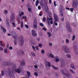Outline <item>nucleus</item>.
Returning a JSON list of instances; mask_svg holds the SVG:
<instances>
[{
	"label": "nucleus",
	"mask_w": 78,
	"mask_h": 78,
	"mask_svg": "<svg viewBox=\"0 0 78 78\" xmlns=\"http://www.w3.org/2000/svg\"><path fill=\"white\" fill-rule=\"evenodd\" d=\"M60 72H62V73H63L64 75L66 76V77H68L69 78H73L72 76L70 73H68L67 75H66V73H64V70L63 69L61 70Z\"/></svg>",
	"instance_id": "f257e3e1"
},
{
	"label": "nucleus",
	"mask_w": 78,
	"mask_h": 78,
	"mask_svg": "<svg viewBox=\"0 0 78 78\" xmlns=\"http://www.w3.org/2000/svg\"><path fill=\"white\" fill-rule=\"evenodd\" d=\"M62 50H65L64 51L65 53H70V51L69 49L67 48V46H63L62 47Z\"/></svg>",
	"instance_id": "f03ea898"
},
{
	"label": "nucleus",
	"mask_w": 78,
	"mask_h": 78,
	"mask_svg": "<svg viewBox=\"0 0 78 78\" xmlns=\"http://www.w3.org/2000/svg\"><path fill=\"white\" fill-rule=\"evenodd\" d=\"M62 9H64V7L62 6H60L59 8L60 10V15L62 17L64 16V12L62 11Z\"/></svg>",
	"instance_id": "7ed1b4c3"
},
{
	"label": "nucleus",
	"mask_w": 78,
	"mask_h": 78,
	"mask_svg": "<svg viewBox=\"0 0 78 78\" xmlns=\"http://www.w3.org/2000/svg\"><path fill=\"white\" fill-rule=\"evenodd\" d=\"M20 44L21 46H22V44H23V43H24L23 37V36L21 35L20 37Z\"/></svg>",
	"instance_id": "20e7f679"
},
{
	"label": "nucleus",
	"mask_w": 78,
	"mask_h": 78,
	"mask_svg": "<svg viewBox=\"0 0 78 78\" xmlns=\"http://www.w3.org/2000/svg\"><path fill=\"white\" fill-rule=\"evenodd\" d=\"M66 27V28L67 29L68 31H69V32H72V29L70 27V24H69V23H67Z\"/></svg>",
	"instance_id": "39448f33"
},
{
	"label": "nucleus",
	"mask_w": 78,
	"mask_h": 78,
	"mask_svg": "<svg viewBox=\"0 0 78 78\" xmlns=\"http://www.w3.org/2000/svg\"><path fill=\"white\" fill-rule=\"evenodd\" d=\"M73 6L75 9L77 8V2L76 1H73Z\"/></svg>",
	"instance_id": "423d86ee"
},
{
	"label": "nucleus",
	"mask_w": 78,
	"mask_h": 78,
	"mask_svg": "<svg viewBox=\"0 0 78 78\" xmlns=\"http://www.w3.org/2000/svg\"><path fill=\"white\" fill-rule=\"evenodd\" d=\"M32 34L34 37H36L37 36V34L36 33V31H34V30H32L31 31Z\"/></svg>",
	"instance_id": "0eeeda50"
},
{
	"label": "nucleus",
	"mask_w": 78,
	"mask_h": 78,
	"mask_svg": "<svg viewBox=\"0 0 78 78\" xmlns=\"http://www.w3.org/2000/svg\"><path fill=\"white\" fill-rule=\"evenodd\" d=\"M50 20H53V18H49V17L47 18V22L48 25H50Z\"/></svg>",
	"instance_id": "6e6552de"
},
{
	"label": "nucleus",
	"mask_w": 78,
	"mask_h": 78,
	"mask_svg": "<svg viewBox=\"0 0 78 78\" xmlns=\"http://www.w3.org/2000/svg\"><path fill=\"white\" fill-rule=\"evenodd\" d=\"M54 20H55V22H57L58 20V16L57 15V14H54Z\"/></svg>",
	"instance_id": "1a4fd4ad"
},
{
	"label": "nucleus",
	"mask_w": 78,
	"mask_h": 78,
	"mask_svg": "<svg viewBox=\"0 0 78 78\" xmlns=\"http://www.w3.org/2000/svg\"><path fill=\"white\" fill-rule=\"evenodd\" d=\"M21 54H22L23 55H25V53L23 52V51L22 50L21 51H18L17 52V55H20Z\"/></svg>",
	"instance_id": "9d476101"
},
{
	"label": "nucleus",
	"mask_w": 78,
	"mask_h": 78,
	"mask_svg": "<svg viewBox=\"0 0 78 78\" xmlns=\"http://www.w3.org/2000/svg\"><path fill=\"white\" fill-rule=\"evenodd\" d=\"M10 17L11 20L14 22V14L12 13Z\"/></svg>",
	"instance_id": "9b49d317"
},
{
	"label": "nucleus",
	"mask_w": 78,
	"mask_h": 78,
	"mask_svg": "<svg viewBox=\"0 0 78 78\" xmlns=\"http://www.w3.org/2000/svg\"><path fill=\"white\" fill-rule=\"evenodd\" d=\"M2 64L4 66H11V64H9V63L8 62H4Z\"/></svg>",
	"instance_id": "f8f14e48"
},
{
	"label": "nucleus",
	"mask_w": 78,
	"mask_h": 78,
	"mask_svg": "<svg viewBox=\"0 0 78 78\" xmlns=\"http://www.w3.org/2000/svg\"><path fill=\"white\" fill-rule=\"evenodd\" d=\"M14 39H15V41H14V44H15V45H17V43H16V41H17V40H16V39L17 38V36L16 35L14 37Z\"/></svg>",
	"instance_id": "ddd939ff"
},
{
	"label": "nucleus",
	"mask_w": 78,
	"mask_h": 78,
	"mask_svg": "<svg viewBox=\"0 0 78 78\" xmlns=\"http://www.w3.org/2000/svg\"><path fill=\"white\" fill-rule=\"evenodd\" d=\"M21 65L22 66H24L25 65V62L24 60H22V62L21 63Z\"/></svg>",
	"instance_id": "4468645a"
},
{
	"label": "nucleus",
	"mask_w": 78,
	"mask_h": 78,
	"mask_svg": "<svg viewBox=\"0 0 78 78\" xmlns=\"http://www.w3.org/2000/svg\"><path fill=\"white\" fill-rule=\"evenodd\" d=\"M1 29H2V30H3V31L4 33H5L6 32V30H5V28L3 27V26H1Z\"/></svg>",
	"instance_id": "2eb2a0df"
},
{
	"label": "nucleus",
	"mask_w": 78,
	"mask_h": 78,
	"mask_svg": "<svg viewBox=\"0 0 78 78\" xmlns=\"http://www.w3.org/2000/svg\"><path fill=\"white\" fill-rule=\"evenodd\" d=\"M6 23H7V25H9V23L8 22V20H9V19L8 18H6Z\"/></svg>",
	"instance_id": "dca6fc26"
},
{
	"label": "nucleus",
	"mask_w": 78,
	"mask_h": 78,
	"mask_svg": "<svg viewBox=\"0 0 78 78\" xmlns=\"http://www.w3.org/2000/svg\"><path fill=\"white\" fill-rule=\"evenodd\" d=\"M15 71L16 72L18 73L19 74L20 73V72H21L20 69H17L16 70H15Z\"/></svg>",
	"instance_id": "f3484780"
},
{
	"label": "nucleus",
	"mask_w": 78,
	"mask_h": 78,
	"mask_svg": "<svg viewBox=\"0 0 78 78\" xmlns=\"http://www.w3.org/2000/svg\"><path fill=\"white\" fill-rule=\"evenodd\" d=\"M51 67H52L53 69H54L55 70H58V67H56L53 65H52Z\"/></svg>",
	"instance_id": "a211bd4d"
},
{
	"label": "nucleus",
	"mask_w": 78,
	"mask_h": 78,
	"mask_svg": "<svg viewBox=\"0 0 78 78\" xmlns=\"http://www.w3.org/2000/svg\"><path fill=\"white\" fill-rule=\"evenodd\" d=\"M39 3V0H37L35 2V5L36 6H38V4Z\"/></svg>",
	"instance_id": "6ab92c4d"
},
{
	"label": "nucleus",
	"mask_w": 78,
	"mask_h": 78,
	"mask_svg": "<svg viewBox=\"0 0 78 78\" xmlns=\"http://www.w3.org/2000/svg\"><path fill=\"white\" fill-rule=\"evenodd\" d=\"M70 67L73 69H75V67H74V64H72L70 66Z\"/></svg>",
	"instance_id": "aec40b11"
},
{
	"label": "nucleus",
	"mask_w": 78,
	"mask_h": 78,
	"mask_svg": "<svg viewBox=\"0 0 78 78\" xmlns=\"http://www.w3.org/2000/svg\"><path fill=\"white\" fill-rule=\"evenodd\" d=\"M40 4L41 6H44V3L43 2V1H40Z\"/></svg>",
	"instance_id": "412c9836"
},
{
	"label": "nucleus",
	"mask_w": 78,
	"mask_h": 78,
	"mask_svg": "<svg viewBox=\"0 0 78 78\" xmlns=\"http://www.w3.org/2000/svg\"><path fill=\"white\" fill-rule=\"evenodd\" d=\"M27 74L28 76H30V75H31V73L29 71H27Z\"/></svg>",
	"instance_id": "4be33fe9"
},
{
	"label": "nucleus",
	"mask_w": 78,
	"mask_h": 78,
	"mask_svg": "<svg viewBox=\"0 0 78 78\" xmlns=\"http://www.w3.org/2000/svg\"><path fill=\"white\" fill-rule=\"evenodd\" d=\"M42 20L44 22H45L46 21V18L44 17H43V18Z\"/></svg>",
	"instance_id": "5701e85b"
},
{
	"label": "nucleus",
	"mask_w": 78,
	"mask_h": 78,
	"mask_svg": "<svg viewBox=\"0 0 78 78\" xmlns=\"http://www.w3.org/2000/svg\"><path fill=\"white\" fill-rule=\"evenodd\" d=\"M23 21H21V28H23Z\"/></svg>",
	"instance_id": "b1692460"
},
{
	"label": "nucleus",
	"mask_w": 78,
	"mask_h": 78,
	"mask_svg": "<svg viewBox=\"0 0 78 78\" xmlns=\"http://www.w3.org/2000/svg\"><path fill=\"white\" fill-rule=\"evenodd\" d=\"M31 55L32 56H34V57L36 56V55L34 53V52H31Z\"/></svg>",
	"instance_id": "393cba45"
},
{
	"label": "nucleus",
	"mask_w": 78,
	"mask_h": 78,
	"mask_svg": "<svg viewBox=\"0 0 78 78\" xmlns=\"http://www.w3.org/2000/svg\"><path fill=\"white\" fill-rule=\"evenodd\" d=\"M49 56H50V57H51L52 58H54V55H53L52 54H51L49 55Z\"/></svg>",
	"instance_id": "a878e982"
},
{
	"label": "nucleus",
	"mask_w": 78,
	"mask_h": 78,
	"mask_svg": "<svg viewBox=\"0 0 78 78\" xmlns=\"http://www.w3.org/2000/svg\"><path fill=\"white\" fill-rule=\"evenodd\" d=\"M69 71L71 73H75V72L73 71V70L71 69H69Z\"/></svg>",
	"instance_id": "bb28decb"
},
{
	"label": "nucleus",
	"mask_w": 78,
	"mask_h": 78,
	"mask_svg": "<svg viewBox=\"0 0 78 78\" xmlns=\"http://www.w3.org/2000/svg\"><path fill=\"white\" fill-rule=\"evenodd\" d=\"M40 26H41V27H44V24L42 23H40Z\"/></svg>",
	"instance_id": "cd10ccee"
},
{
	"label": "nucleus",
	"mask_w": 78,
	"mask_h": 78,
	"mask_svg": "<svg viewBox=\"0 0 78 78\" xmlns=\"http://www.w3.org/2000/svg\"><path fill=\"white\" fill-rule=\"evenodd\" d=\"M39 16H42V12L41 11L39 14Z\"/></svg>",
	"instance_id": "c85d7f7f"
},
{
	"label": "nucleus",
	"mask_w": 78,
	"mask_h": 78,
	"mask_svg": "<svg viewBox=\"0 0 78 78\" xmlns=\"http://www.w3.org/2000/svg\"><path fill=\"white\" fill-rule=\"evenodd\" d=\"M34 22H35V23H37V20L36 18H34Z\"/></svg>",
	"instance_id": "c756f323"
},
{
	"label": "nucleus",
	"mask_w": 78,
	"mask_h": 78,
	"mask_svg": "<svg viewBox=\"0 0 78 78\" xmlns=\"http://www.w3.org/2000/svg\"><path fill=\"white\" fill-rule=\"evenodd\" d=\"M73 48L74 49V50L75 51L76 50V48H76V46H73Z\"/></svg>",
	"instance_id": "7c9ffc66"
},
{
	"label": "nucleus",
	"mask_w": 78,
	"mask_h": 78,
	"mask_svg": "<svg viewBox=\"0 0 78 78\" xmlns=\"http://www.w3.org/2000/svg\"><path fill=\"white\" fill-rule=\"evenodd\" d=\"M4 52L5 53H7L8 52V50H7L5 48L4 50Z\"/></svg>",
	"instance_id": "2f4dec72"
},
{
	"label": "nucleus",
	"mask_w": 78,
	"mask_h": 78,
	"mask_svg": "<svg viewBox=\"0 0 78 78\" xmlns=\"http://www.w3.org/2000/svg\"><path fill=\"white\" fill-rule=\"evenodd\" d=\"M24 15V13L23 12H21V13L20 14V16H23Z\"/></svg>",
	"instance_id": "473e14b6"
},
{
	"label": "nucleus",
	"mask_w": 78,
	"mask_h": 78,
	"mask_svg": "<svg viewBox=\"0 0 78 78\" xmlns=\"http://www.w3.org/2000/svg\"><path fill=\"white\" fill-rule=\"evenodd\" d=\"M34 28H37V23H36V24H34Z\"/></svg>",
	"instance_id": "72a5a7b5"
},
{
	"label": "nucleus",
	"mask_w": 78,
	"mask_h": 78,
	"mask_svg": "<svg viewBox=\"0 0 78 78\" xmlns=\"http://www.w3.org/2000/svg\"><path fill=\"white\" fill-rule=\"evenodd\" d=\"M70 11H71V12H73V10H74V9L73 8H71L70 9Z\"/></svg>",
	"instance_id": "f704fd0d"
},
{
	"label": "nucleus",
	"mask_w": 78,
	"mask_h": 78,
	"mask_svg": "<svg viewBox=\"0 0 78 78\" xmlns=\"http://www.w3.org/2000/svg\"><path fill=\"white\" fill-rule=\"evenodd\" d=\"M12 25H13V27H16V23H12Z\"/></svg>",
	"instance_id": "c9c22d12"
},
{
	"label": "nucleus",
	"mask_w": 78,
	"mask_h": 78,
	"mask_svg": "<svg viewBox=\"0 0 78 78\" xmlns=\"http://www.w3.org/2000/svg\"><path fill=\"white\" fill-rule=\"evenodd\" d=\"M38 46L39 47H40L41 48L42 47V44H39Z\"/></svg>",
	"instance_id": "e433bc0d"
},
{
	"label": "nucleus",
	"mask_w": 78,
	"mask_h": 78,
	"mask_svg": "<svg viewBox=\"0 0 78 78\" xmlns=\"http://www.w3.org/2000/svg\"><path fill=\"white\" fill-rule=\"evenodd\" d=\"M75 35H73V38H72V41H74L75 40Z\"/></svg>",
	"instance_id": "4c0bfd02"
},
{
	"label": "nucleus",
	"mask_w": 78,
	"mask_h": 78,
	"mask_svg": "<svg viewBox=\"0 0 78 78\" xmlns=\"http://www.w3.org/2000/svg\"><path fill=\"white\" fill-rule=\"evenodd\" d=\"M4 75H5V73H4V71H2V76H4Z\"/></svg>",
	"instance_id": "58836bf2"
},
{
	"label": "nucleus",
	"mask_w": 78,
	"mask_h": 78,
	"mask_svg": "<svg viewBox=\"0 0 78 78\" xmlns=\"http://www.w3.org/2000/svg\"><path fill=\"white\" fill-rule=\"evenodd\" d=\"M48 67H51V64H50V63L49 62H48Z\"/></svg>",
	"instance_id": "ea45409f"
},
{
	"label": "nucleus",
	"mask_w": 78,
	"mask_h": 78,
	"mask_svg": "<svg viewBox=\"0 0 78 78\" xmlns=\"http://www.w3.org/2000/svg\"><path fill=\"white\" fill-rule=\"evenodd\" d=\"M32 49L34 51H36V49H35V47L34 46H32Z\"/></svg>",
	"instance_id": "a19ab883"
},
{
	"label": "nucleus",
	"mask_w": 78,
	"mask_h": 78,
	"mask_svg": "<svg viewBox=\"0 0 78 78\" xmlns=\"http://www.w3.org/2000/svg\"><path fill=\"white\" fill-rule=\"evenodd\" d=\"M25 25L26 28H27V29H28V28H29V27H28V25L26 24Z\"/></svg>",
	"instance_id": "79ce46f5"
},
{
	"label": "nucleus",
	"mask_w": 78,
	"mask_h": 78,
	"mask_svg": "<svg viewBox=\"0 0 78 78\" xmlns=\"http://www.w3.org/2000/svg\"><path fill=\"white\" fill-rule=\"evenodd\" d=\"M41 53L42 54H44V53H45V51L44 50H41Z\"/></svg>",
	"instance_id": "37998d69"
},
{
	"label": "nucleus",
	"mask_w": 78,
	"mask_h": 78,
	"mask_svg": "<svg viewBox=\"0 0 78 78\" xmlns=\"http://www.w3.org/2000/svg\"><path fill=\"white\" fill-rule=\"evenodd\" d=\"M48 34V37H50V36H51V34L49 32H48L47 33Z\"/></svg>",
	"instance_id": "c03bdc74"
},
{
	"label": "nucleus",
	"mask_w": 78,
	"mask_h": 78,
	"mask_svg": "<svg viewBox=\"0 0 78 78\" xmlns=\"http://www.w3.org/2000/svg\"><path fill=\"white\" fill-rule=\"evenodd\" d=\"M28 10L29 12H31V9L30 8H28Z\"/></svg>",
	"instance_id": "a18cd8bd"
},
{
	"label": "nucleus",
	"mask_w": 78,
	"mask_h": 78,
	"mask_svg": "<svg viewBox=\"0 0 78 78\" xmlns=\"http://www.w3.org/2000/svg\"><path fill=\"white\" fill-rule=\"evenodd\" d=\"M56 1H54V5L55 6H56Z\"/></svg>",
	"instance_id": "49530a36"
},
{
	"label": "nucleus",
	"mask_w": 78,
	"mask_h": 78,
	"mask_svg": "<svg viewBox=\"0 0 78 78\" xmlns=\"http://www.w3.org/2000/svg\"><path fill=\"white\" fill-rule=\"evenodd\" d=\"M66 43L67 44H68L69 42V40L68 39H66Z\"/></svg>",
	"instance_id": "de8ad7c7"
},
{
	"label": "nucleus",
	"mask_w": 78,
	"mask_h": 78,
	"mask_svg": "<svg viewBox=\"0 0 78 78\" xmlns=\"http://www.w3.org/2000/svg\"><path fill=\"white\" fill-rule=\"evenodd\" d=\"M59 59L57 58L55 59V61L56 62H59Z\"/></svg>",
	"instance_id": "09e8293b"
},
{
	"label": "nucleus",
	"mask_w": 78,
	"mask_h": 78,
	"mask_svg": "<svg viewBox=\"0 0 78 78\" xmlns=\"http://www.w3.org/2000/svg\"><path fill=\"white\" fill-rule=\"evenodd\" d=\"M34 75L36 76H38V74L37 73H34Z\"/></svg>",
	"instance_id": "8fccbe9b"
},
{
	"label": "nucleus",
	"mask_w": 78,
	"mask_h": 78,
	"mask_svg": "<svg viewBox=\"0 0 78 78\" xmlns=\"http://www.w3.org/2000/svg\"><path fill=\"white\" fill-rule=\"evenodd\" d=\"M56 74V78H58V74L57 73H55Z\"/></svg>",
	"instance_id": "3c124183"
},
{
	"label": "nucleus",
	"mask_w": 78,
	"mask_h": 78,
	"mask_svg": "<svg viewBox=\"0 0 78 78\" xmlns=\"http://www.w3.org/2000/svg\"><path fill=\"white\" fill-rule=\"evenodd\" d=\"M4 13H5V14H8V11L6 10H5Z\"/></svg>",
	"instance_id": "603ef678"
},
{
	"label": "nucleus",
	"mask_w": 78,
	"mask_h": 78,
	"mask_svg": "<svg viewBox=\"0 0 78 78\" xmlns=\"http://www.w3.org/2000/svg\"><path fill=\"white\" fill-rule=\"evenodd\" d=\"M35 48H36V50H39V48H38V46H36Z\"/></svg>",
	"instance_id": "864d4df0"
},
{
	"label": "nucleus",
	"mask_w": 78,
	"mask_h": 78,
	"mask_svg": "<svg viewBox=\"0 0 78 78\" xmlns=\"http://www.w3.org/2000/svg\"><path fill=\"white\" fill-rule=\"evenodd\" d=\"M43 30H44V31H46L47 30V29H45V27H44L43 28H42Z\"/></svg>",
	"instance_id": "5fc2aeb1"
},
{
	"label": "nucleus",
	"mask_w": 78,
	"mask_h": 78,
	"mask_svg": "<svg viewBox=\"0 0 78 78\" xmlns=\"http://www.w3.org/2000/svg\"><path fill=\"white\" fill-rule=\"evenodd\" d=\"M3 50V48L2 47H0V50L1 51H2Z\"/></svg>",
	"instance_id": "6e6d98bb"
},
{
	"label": "nucleus",
	"mask_w": 78,
	"mask_h": 78,
	"mask_svg": "<svg viewBox=\"0 0 78 78\" xmlns=\"http://www.w3.org/2000/svg\"><path fill=\"white\" fill-rule=\"evenodd\" d=\"M49 11V9H48V8H47V9L46 10V11L47 12H48Z\"/></svg>",
	"instance_id": "4d7b16f0"
},
{
	"label": "nucleus",
	"mask_w": 78,
	"mask_h": 78,
	"mask_svg": "<svg viewBox=\"0 0 78 78\" xmlns=\"http://www.w3.org/2000/svg\"><path fill=\"white\" fill-rule=\"evenodd\" d=\"M38 9H39V10L41 9V6H38Z\"/></svg>",
	"instance_id": "13d9d810"
},
{
	"label": "nucleus",
	"mask_w": 78,
	"mask_h": 78,
	"mask_svg": "<svg viewBox=\"0 0 78 78\" xmlns=\"http://www.w3.org/2000/svg\"><path fill=\"white\" fill-rule=\"evenodd\" d=\"M23 19H27V16H23Z\"/></svg>",
	"instance_id": "bf43d9fd"
},
{
	"label": "nucleus",
	"mask_w": 78,
	"mask_h": 78,
	"mask_svg": "<svg viewBox=\"0 0 78 78\" xmlns=\"http://www.w3.org/2000/svg\"><path fill=\"white\" fill-rule=\"evenodd\" d=\"M67 56H68V58H70L71 57L70 56H71L69 54L67 55Z\"/></svg>",
	"instance_id": "052dcab7"
},
{
	"label": "nucleus",
	"mask_w": 78,
	"mask_h": 78,
	"mask_svg": "<svg viewBox=\"0 0 78 78\" xmlns=\"http://www.w3.org/2000/svg\"><path fill=\"white\" fill-rule=\"evenodd\" d=\"M9 50H12V46H10L9 48Z\"/></svg>",
	"instance_id": "680f3d73"
},
{
	"label": "nucleus",
	"mask_w": 78,
	"mask_h": 78,
	"mask_svg": "<svg viewBox=\"0 0 78 78\" xmlns=\"http://www.w3.org/2000/svg\"><path fill=\"white\" fill-rule=\"evenodd\" d=\"M50 23L51 24V25H53V20H51L50 21Z\"/></svg>",
	"instance_id": "e2e57ef3"
},
{
	"label": "nucleus",
	"mask_w": 78,
	"mask_h": 78,
	"mask_svg": "<svg viewBox=\"0 0 78 78\" xmlns=\"http://www.w3.org/2000/svg\"><path fill=\"white\" fill-rule=\"evenodd\" d=\"M61 20L62 22H63L64 20V18H62Z\"/></svg>",
	"instance_id": "0e129e2a"
},
{
	"label": "nucleus",
	"mask_w": 78,
	"mask_h": 78,
	"mask_svg": "<svg viewBox=\"0 0 78 78\" xmlns=\"http://www.w3.org/2000/svg\"><path fill=\"white\" fill-rule=\"evenodd\" d=\"M49 2L50 4H51V0H49Z\"/></svg>",
	"instance_id": "69168bd1"
},
{
	"label": "nucleus",
	"mask_w": 78,
	"mask_h": 78,
	"mask_svg": "<svg viewBox=\"0 0 78 78\" xmlns=\"http://www.w3.org/2000/svg\"><path fill=\"white\" fill-rule=\"evenodd\" d=\"M49 45H50V46H51L52 45V43H49Z\"/></svg>",
	"instance_id": "338daca9"
},
{
	"label": "nucleus",
	"mask_w": 78,
	"mask_h": 78,
	"mask_svg": "<svg viewBox=\"0 0 78 78\" xmlns=\"http://www.w3.org/2000/svg\"><path fill=\"white\" fill-rule=\"evenodd\" d=\"M55 26H57V25H58V23H55Z\"/></svg>",
	"instance_id": "774afa93"
}]
</instances>
